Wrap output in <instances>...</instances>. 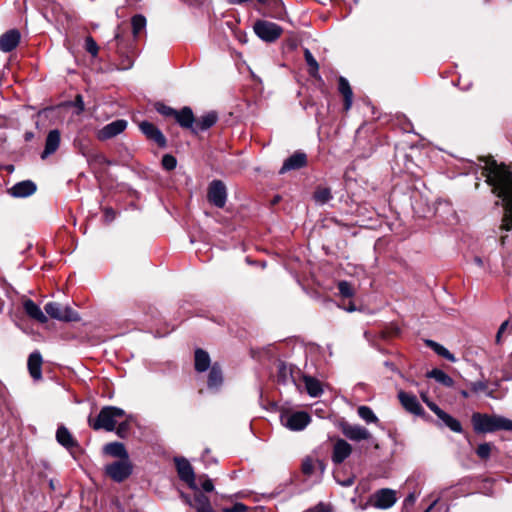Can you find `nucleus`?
Returning <instances> with one entry per match:
<instances>
[{
    "label": "nucleus",
    "instance_id": "1",
    "mask_svg": "<svg viewBox=\"0 0 512 512\" xmlns=\"http://www.w3.org/2000/svg\"><path fill=\"white\" fill-rule=\"evenodd\" d=\"M484 174L487 183L493 187V192L502 199L506 210L501 229H512V170L506 165H499L495 160L485 161Z\"/></svg>",
    "mask_w": 512,
    "mask_h": 512
},
{
    "label": "nucleus",
    "instance_id": "2",
    "mask_svg": "<svg viewBox=\"0 0 512 512\" xmlns=\"http://www.w3.org/2000/svg\"><path fill=\"white\" fill-rule=\"evenodd\" d=\"M125 416L126 413L123 409L115 406H105L100 410L96 418H89L88 421L94 430L114 431L118 420Z\"/></svg>",
    "mask_w": 512,
    "mask_h": 512
},
{
    "label": "nucleus",
    "instance_id": "3",
    "mask_svg": "<svg viewBox=\"0 0 512 512\" xmlns=\"http://www.w3.org/2000/svg\"><path fill=\"white\" fill-rule=\"evenodd\" d=\"M397 502L396 491L390 488H382L375 491L368 499L367 502L360 504V510H366L369 506L377 509H389Z\"/></svg>",
    "mask_w": 512,
    "mask_h": 512
},
{
    "label": "nucleus",
    "instance_id": "4",
    "mask_svg": "<svg viewBox=\"0 0 512 512\" xmlns=\"http://www.w3.org/2000/svg\"><path fill=\"white\" fill-rule=\"evenodd\" d=\"M281 424L291 431H302L311 422L310 415L305 411H284L280 415Z\"/></svg>",
    "mask_w": 512,
    "mask_h": 512
},
{
    "label": "nucleus",
    "instance_id": "5",
    "mask_svg": "<svg viewBox=\"0 0 512 512\" xmlns=\"http://www.w3.org/2000/svg\"><path fill=\"white\" fill-rule=\"evenodd\" d=\"M255 34L263 41L275 42L283 33L281 26L267 20H257L253 25Z\"/></svg>",
    "mask_w": 512,
    "mask_h": 512
},
{
    "label": "nucleus",
    "instance_id": "6",
    "mask_svg": "<svg viewBox=\"0 0 512 512\" xmlns=\"http://www.w3.org/2000/svg\"><path fill=\"white\" fill-rule=\"evenodd\" d=\"M46 314L58 321L76 322L80 320L79 314L69 306H63L58 302H49L45 305Z\"/></svg>",
    "mask_w": 512,
    "mask_h": 512
},
{
    "label": "nucleus",
    "instance_id": "7",
    "mask_svg": "<svg viewBox=\"0 0 512 512\" xmlns=\"http://www.w3.org/2000/svg\"><path fill=\"white\" fill-rule=\"evenodd\" d=\"M106 474L116 482H122L132 473V465L129 459L113 462L106 465Z\"/></svg>",
    "mask_w": 512,
    "mask_h": 512
},
{
    "label": "nucleus",
    "instance_id": "8",
    "mask_svg": "<svg viewBox=\"0 0 512 512\" xmlns=\"http://www.w3.org/2000/svg\"><path fill=\"white\" fill-rule=\"evenodd\" d=\"M207 198L211 204L218 208H223L227 200V190L225 184L220 180H213L208 187Z\"/></svg>",
    "mask_w": 512,
    "mask_h": 512
},
{
    "label": "nucleus",
    "instance_id": "9",
    "mask_svg": "<svg viewBox=\"0 0 512 512\" xmlns=\"http://www.w3.org/2000/svg\"><path fill=\"white\" fill-rule=\"evenodd\" d=\"M175 464L179 478L184 481L191 489L197 490L195 474L189 461L185 458H176Z\"/></svg>",
    "mask_w": 512,
    "mask_h": 512
},
{
    "label": "nucleus",
    "instance_id": "10",
    "mask_svg": "<svg viewBox=\"0 0 512 512\" xmlns=\"http://www.w3.org/2000/svg\"><path fill=\"white\" fill-rule=\"evenodd\" d=\"M343 435L351 441H362L371 438V433L363 426L344 422L341 424Z\"/></svg>",
    "mask_w": 512,
    "mask_h": 512
},
{
    "label": "nucleus",
    "instance_id": "11",
    "mask_svg": "<svg viewBox=\"0 0 512 512\" xmlns=\"http://www.w3.org/2000/svg\"><path fill=\"white\" fill-rule=\"evenodd\" d=\"M473 428L477 433L494 432L495 415L474 413L471 418Z\"/></svg>",
    "mask_w": 512,
    "mask_h": 512
},
{
    "label": "nucleus",
    "instance_id": "12",
    "mask_svg": "<svg viewBox=\"0 0 512 512\" xmlns=\"http://www.w3.org/2000/svg\"><path fill=\"white\" fill-rule=\"evenodd\" d=\"M127 127V121L123 119L115 120L107 125H105L103 128H101L97 132V138L101 141H105L108 139H111L113 137H116L117 135L121 134Z\"/></svg>",
    "mask_w": 512,
    "mask_h": 512
},
{
    "label": "nucleus",
    "instance_id": "13",
    "mask_svg": "<svg viewBox=\"0 0 512 512\" xmlns=\"http://www.w3.org/2000/svg\"><path fill=\"white\" fill-rule=\"evenodd\" d=\"M398 399L407 412L417 416H422L424 414V409L415 395L399 391Z\"/></svg>",
    "mask_w": 512,
    "mask_h": 512
},
{
    "label": "nucleus",
    "instance_id": "14",
    "mask_svg": "<svg viewBox=\"0 0 512 512\" xmlns=\"http://www.w3.org/2000/svg\"><path fill=\"white\" fill-rule=\"evenodd\" d=\"M139 128L148 139L154 141L159 147H166L165 136L153 123L143 121L140 123Z\"/></svg>",
    "mask_w": 512,
    "mask_h": 512
},
{
    "label": "nucleus",
    "instance_id": "15",
    "mask_svg": "<svg viewBox=\"0 0 512 512\" xmlns=\"http://www.w3.org/2000/svg\"><path fill=\"white\" fill-rule=\"evenodd\" d=\"M36 189V184L33 181L24 180L9 188L8 193L14 198H25L33 195L36 192Z\"/></svg>",
    "mask_w": 512,
    "mask_h": 512
},
{
    "label": "nucleus",
    "instance_id": "16",
    "mask_svg": "<svg viewBox=\"0 0 512 512\" xmlns=\"http://www.w3.org/2000/svg\"><path fill=\"white\" fill-rule=\"evenodd\" d=\"M352 453V446L343 439H338L333 446L332 461L340 464L346 460Z\"/></svg>",
    "mask_w": 512,
    "mask_h": 512
},
{
    "label": "nucleus",
    "instance_id": "17",
    "mask_svg": "<svg viewBox=\"0 0 512 512\" xmlns=\"http://www.w3.org/2000/svg\"><path fill=\"white\" fill-rule=\"evenodd\" d=\"M20 32L17 29H11L0 36V50L10 52L17 47L20 42Z\"/></svg>",
    "mask_w": 512,
    "mask_h": 512
},
{
    "label": "nucleus",
    "instance_id": "18",
    "mask_svg": "<svg viewBox=\"0 0 512 512\" xmlns=\"http://www.w3.org/2000/svg\"><path fill=\"white\" fill-rule=\"evenodd\" d=\"M60 140L61 137L59 130H51L46 137L45 148L41 154V158L45 159L51 154L55 153L59 148Z\"/></svg>",
    "mask_w": 512,
    "mask_h": 512
},
{
    "label": "nucleus",
    "instance_id": "19",
    "mask_svg": "<svg viewBox=\"0 0 512 512\" xmlns=\"http://www.w3.org/2000/svg\"><path fill=\"white\" fill-rule=\"evenodd\" d=\"M307 157L305 153L296 152L285 160L283 166L280 169V174H283L290 170L302 168L306 165Z\"/></svg>",
    "mask_w": 512,
    "mask_h": 512
},
{
    "label": "nucleus",
    "instance_id": "20",
    "mask_svg": "<svg viewBox=\"0 0 512 512\" xmlns=\"http://www.w3.org/2000/svg\"><path fill=\"white\" fill-rule=\"evenodd\" d=\"M57 442L72 452L73 449L78 448V442L74 439L72 434L65 426H59L56 431Z\"/></svg>",
    "mask_w": 512,
    "mask_h": 512
},
{
    "label": "nucleus",
    "instance_id": "21",
    "mask_svg": "<svg viewBox=\"0 0 512 512\" xmlns=\"http://www.w3.org/2000/svg\"><path fill=\"white\" fill-rule=\"evenodd\" d=\"M27 366L34 380L38 381L42 378V356L40 352L35 351L29 355Z\"/></svg>",
    "mask_w": 512,
    "mask_h": 512
},
{
    "label": "nucleus",
    "instance_id": "22",
    "mask_svg": "<svg viewBox=\"0 0 512 512\" xmlns=\"http://www.w3.org/2000/svg\"><path fill=\"white\" fill-rule=\"evenodd\" d=\"M174 119L181 127L191 129L193 132L195 118L191 108L183 107L181 110L176 111Z\"/></svg>",
    "mask_w": 512,
    "mask_h": 512
},
{
    "label": "nucleus",
    "instance_id": "23",
    "mask_svg": "<svg viewBox=\"0 0 512 512\" xmlns=\"http://www.w3.org/2000/svg\"><path fill=\"white\" fill-rule=\"evenodd\" d=\"M434 413L450 430L456 433L462 432L461 423L456 418L442 410L440 407H435Z\"/></svg>",
    "mask_w": 512,
    "mask_h": 512
},
{
    "label": "nucleus",
    "instance_id": "24",
    "mask_svg": "<svg viewBox=\"0 0 512 512\" xmlns=\"http://www.w3.org/2000/svg\"><path fill=\"white\" fill-rule=\"evenodd\" d=\"M223 383V373L220 365L218 363H214L210 367V371L208 374L207 385L210 390L217 391Z\"/></svg>",
    "mask_w": 512,
    "mask_h": 512
},
{
    "label": "nucleus",
    "instance_id": "25",
    "mask_svg": "<svg viewBox=\"0 0 512 512\" xmlns=\"http://www.w3.org/2000/svg\"><path fill=\"white\" fill-rule=\"evenodd\" d=\"M23 307L26 314L32 319L38 321L39 323H46L48 321V317L46 316V314H44L41 308L32 300H25L23 303Z\"/></svg>",
    "mask_w": 512,
    "mask_h": 512
},
{
    "label": "nucleus",
    "instance_id": "26",
    "mask_svg": "<svg viewBox=\"0 0 512 512\" xmlns=\"http://www.w3.org/2000/svg\"><path fill=\"white\" fill-rule=\"evenodd\" d=\"M217 121V114L215 112H209L205 115H202L198 119H195L193 133H198L199 131H205L212 127Z\"/></svg>",
    "mask_w": 512,
    "mask_h": 512
},
{
    "label": "nucleus",
    "instance_id": "27",
    "mask_svg": "<svg viewBox=\"0 0 512 512\" xmlns=\"http://www.w3.org/2000/svg\"><path fill=\"white\" fill-rule=\"evenodd\" d=\"M194 365L197 372H205L211 366L209 354L203 349H196L194 355Z\"/></svg>",
    "mask_w": 512,
    "mask_h": 512
},
{
    "label": "nucleus",
    "instance_id": "28",
    "mask_svg": "<svg viewBox=\"0 0 512 512\" xmlns=\"http://www.w3.org/2000/svg\"><path fill=\"white\" fill-rule=\"evenodd\" d=\"M338 89H339V92L344 97V109L346 111H348L352 106L353 92H352V89L350 87L348 80L345 77H342V76L339 77Z\"/></svg>",
    "mask_w": 512,
    "mask_h": 512
},
{
    "label": "nucleus",
    "instance_id": "29",
    "mask_svg": "<svg viewBox=\"0 0 512 512\" xmlns=\"http://www.w3.org/2000/svg\"><path fill=\"white\" fill-rule=\"evenodd\" d=\"M268 12L266 15L281 20L284 18L285 7L281 0H267Z\"/></svg>",
    "mask_w": 512,
    "mask_h": 512
},
{
    "label": "nucleus",
    "instance_id": "30",
    "mask_svg": "<svg viewBox=\"0 0 512 512\" xmlns=\"http://www.w3.org/2000/svg\"><path fill=\"white\" fill-rule=\"evenodd\" d=\"M104 451L105 453L113 457H118L121 460L129 459L125 446L120 442L108 443L107 445H105Z\"/></svg>",
    "mask_w": 512,
    "mask_h": 512
},
{
    "label": "nucleus",
    "instance_id": "31",
    "mask_svg": "<svg viewBox=\"0 0 512 512\" xmlns=\"http://www.w3.org/2000/svg\"><path fill=\"white\" fill-rule=\"evenodd\" d=\"M307 393L311 397H318L322 394L323 389L321 382L311 376H303Z\"/></svg>",
    "mask_w": 512,
    "mask_h": 512
},
{
    "label": "nucleus",
    "instance_id": "32",
    "mask_svg": "<svg viewBox=\"0 0 512 512\" xmlns=\"http://www.w3.org/2000/svg\"><path fill=\"white\" fill-rule=\"evenodd\" d=\"M197 512H213L210 500L202 493L195 495L193 502L190 503Z\"/></svg>",
    "mask_w": 512,
    "mask_h": 512
},
{
    "label": "nucleus",
    "instance_id": "33",
    "mask_svg": "<svg viewBox=\"0 0 512 512\" xmlns=\"http://www.w3.org/2000/svg\"><path fill=\"white\" fill-rule=\"evenodd\" d=\"M426 344L436 354H438L439 356H442L446 360H448L450 362H455L456 361L455 356L448 349H446L443 345H441V344H439V343H437V342H435L433 340H426Z\"/></svg>",
    "mask_w": 512,
    "mask_h": 512
},
{
    "label": "nucleus",
    "instance_id": "34",
    "mask_svg": "<svg viewBox=\"0 0 512 512\" xmlns=\"http://www.w3.org/2000/svg\"><path fill=\"white\" fill-rule=\"evenodd\" d=\"M278 381L283 384H287L291 381L295 384L292 368L283 362L278 366Z\"/></svg>",
    "mask_w": 512,
    "mask_h": 512
},
{
    "label": "nucleus",
    "instance_id": "35",
    "mask_svg": "<svg viewBox=\"0 0 512 512\" xmlns=\"http://www.w3.org/2000/svg\"><path fill=\"white\" fill-rule=\"evenodd\" d=\"M428 377L435 379L437 382L446 387H451L454 383L453 379L440 369H433L427 374Z\"/></svg>",
    "mask_w": 512,
    "mask_h": 512
},
{
    "label": "nucleus",
    "instance_id": "36",
    "mask_svg": "<svg viewBox=\"0 0 512 512\" xmlns=\"http://www.w3.org/2000/svg\"><path fill=\"white\" fill-rule=\"evenodd\" d=\"M305 60L307 65L309 66V74L314 78H320L319 76V64L316 59L313 57L312 53L306 49L304 52Z\"/></svg>",
    "mask_w": 512,
    "mask_h": 512
},
{
    "label": "nucleus",
    "instance_id": "37",
    "mask_svg": "<svg viewBox=\"0 0 512 512\" xmlns=\"http://www.w3.org/2000/svg\"><path fill=\"white\" fill-rule=\"evenodd\" d=\"M470 388H471L472 392H474V393L483 392L486 394L487 397H490V398L494 397V390L488 389L487 381L479 380V381L472 382L470 384Z\"/></svg>",
    "mask_w": 512,
    "mask_h": 512
},
{
    "label": "nucleus",
    "instance_id": "38",
    "mask_svg": "<svg viewBox=\"0 0 512 512\" xmlns=\"http://www.w3.org/2000/svg\"><path fill=\"white\" fill-rule=\"evenodd\" d=\"M332 198L331 190L327 187H318L314 192V200L319 204H325Z\"/></svg>",
    "mask_w": 512,
    "mask_h": 512
},
{
    "label": "nucleus",
    "instance_id": "39",
    "mask_svg": "<svg viewBox=\"0 0 512 512\" xmlns=\"http://www.w3.org/2000/svg\"><path fill=\"white\" fill-rule=\"evenodd\" d=\"M358 415L361 419H363L367 423H376L378 422V418L372 409L368 406H360L358 407Z\"/></svg>",
    "mask_w": 512,
    "mask_h": 512
},
{
    "label": "nucleus",
    "instance_id": "40",
    "mask_svg": "<svg viewBox=\"0 0 512 512\" xmlns=\"http://www.w3.org/2000/svg\"><path fill=\"white\" fill-rule=\"evenodd\" d=\"M316 466H318L321 470L324 469L323 463L319 460L314 461L311 458H306L302 463V471L305 475H311Z\"/></svg>",
    "mask_w": 512,
    "mask_h": 512
},
{
    "label": "nucleus",
    "instance_id": "41",
    "mask_svg": "<svg viewBox=\"0 0 512 512\" xmlns=\"http://www.w3.org/2000/svg\"><path fill=\"white\" fill-rule=\"evenodd\" d=\"M498 430L512 431V420L495 415L494 432Z\"/></svg>",
    "mask_w": 512,
    "mask_h": 512
},
{
    "label": "nucleus",
    "instance_id": "42",
    "mask_svg": "<svg viewBox=\"0 0 512 512\" xmlns=\"http://www.w3.org/2000/svg\"><path fill=\"white\" fill-rule=\"evenodd\" d=\"M133 34L137 36L146 26V19L142 15H135L131 21Z\"/></svg>",
    "mask_w": 512,
    "mask_h": 512
},
{
    "label": "nucleus",
    "instance_id": "43",
    "mask_svg": "<svg viewBox=\"0 0 512 512\" xmlns=\"http://www.w3.org/2000/svg\"><path fill=\"white\" fill-rule=\"evenodd\" d=\"M155 109L158 113H160L161 115L165 116V117H172L174 118L175 114H176V111L174 108L170 107V106H167L163 103H156L155 104Z\"/></svg>",
    "mask_w": 512,
    "mask_h": 512
},
{
    "label": "nucleus",
    "instance_id": "44",
    "mask_svg": "<svg viewBox=\"0 0 512 512\" xmlns=\"http://www.w3.org/2000/svg\"><path fill=\"white\" fill-rule=\"evenodd\" d=\"M338 290L343 297L350 298L354 295V289L347 281H340L338 283Z\"/></svg>",
    "mask_w": 512,
    "mask_h": 512
},
{
    "label": "nucleus",
    "instance_id": "45",
    "mask_svg": "<svg viewBox=\"0 0 512 512\" xmlns=\"http://www.w3.org/2000/svg\"><path fill=\"white\" fill-rule=\"evenodd\" d=\"M85 49L93 57H96L98 55L99 47L96 41L91 36H88L85 39Z\"/></svg>",
    "mask_w": 512,
    "mask_h": 512
},
{
    "label": "nucleus",
    "instance_id": "46",
    "mask_svg": "<svg viewBox=\"0 0 512 512\" xmlns=\"http://www.w3.org/2000/svg\"><path fill=\"white\" fill-rule=\"evenodd\" d=\"M177 160L173 155L165 154L162 158V166L164 169L171 171L176 168Z\"/></svg>",
    "mask_w": 512,
    "mask_h": 512
},
{
    "label": "nucleus",
    "instance_id": "47",
    "mask_svg": "<svg viewBox=\"0 0 512 512\" xmlns=\"http://www.w3.org/2000/svg\"><path fill=\"white\" fill-rule=\"evenodd\" d=\"M129 428H130L129 421L124 420V421L118 422L116 425V428H115L117 436L120 438H125L128 434Z\"/></svg>",
    "mask_w": 512,
    "mask_h": 512
},
{
    "label": "nucleus",
    "instance_id": "48",
    "mask_svg": "<svg viewBox=\"0 0 512 512\" xmlns=\"http://www.w3.org/2000/svg\"><path fill=\"white\" fill-rule=\"evenodd\" d=\"M476 453L481 459H487L491 453V445L489 443L480 444L477 447Z\"/></svg>",
    "mask_w": 512,
    "mask_h": 512
},
{
    "label": "nucleus",
    "instance_id": "49",
    "mask_svg": "<svg viewBox=\"0 0 512 512\" xmlns=\"http://www.w3.org/2000/svg\"><path fill=\"white\" fill-rule=\"evenodd\" d=\"M247 507L242 503H235L231 507L223 509L224 512H245Z\"/></svg>",
    "mask_w": 512,
    "mask_h": 512
},
{
    "label": "nucleus",
    "instance_id": "50",
    "mask_svg": "<svg viewBox=\"0 0 512 512\" xmlns=\"http://www.w3.org/2000/svg\"><path fill=\"white\" fill-rule=\"evenodd\" d=\"M306 512H332V511H331V507L329 505H326L324 503H319L313 509H310Z\"/></svg>",
    "mask_w": 512,
    "mask_h": 512
},
{
    "label": "nucleus",
    "instance_id": "51",
    "mask_svg": "<svg viewBox=\"0 0 512 512\" xmlns=\"http://www.w3.org/2000/svg\"><path fill=\"white\" fill-rule=\"evenodd\" d=\"M420 396H421L422 401L428 406V408L432 412H434L435 407H439L437 404H435L434 402L430 401V399L428 398L427 393L422 392L420 394Z\"/></svg>",
    "mask_w": 512,
    "mask_h": 512
},
{
    "label": "nucleus",
    "instance_id": "52",
    "mask_svg": "<svg viewBox=\"0 0 512 512\" xmlns=\"http://www.w3.org/2000/svg\"><path fill=\"white\" fill-rule=\"evenodd\" d=\"M73 105L78 108L77 114H80L81 112H83L84 111L83 97L81 95H77L73 102Z\"/></svg>",
    "mask_w": 512,
    "mask_h": 512
},
{
    "label": "nucleus",
    "instance_id": "53",
    "mask_svg": "<svg viewBox=\"0 0 512 512\" xmlns=\"http://www.w3.org/2000/svg\"><path fill=\"white\" fill-rule=\"evenodd\" d=\"M201 486L205 492H212L214 490V485L211 479L205 478L201 483Z\"/></svg>",
    "mask_w": 512,
    "mask_h": 512
},
{
    "label": "nucleus",
    "instance_id": "54",
    "mask_svg": "<svg viewBox=\"0 0 512 512\" xmlns=\"http://www.w3.org/2000/svg\"><path fill=\"white\" fill-rule=\"evenodd\" d=\"M416 495L414 493H410L407 495V497L404 499V506H413L416 502Z\"/></svg>",
    "mask_w": 512,
    "mask_h": 512
},
{
    "label": "nucleus",
    "instance_id": "55",
    "mask_svg": "<svg viewBox=\"0 0 512 512\" xmlns=\"http://www.w3.org/2000/svg\"><path fill=\"white\" fill-rule=\"evenodd\" d=\"M335 479L337 480V482L341 485V486H344V487H349L351 485H353L354 483V477H348L346 478L345 480L341 481L337 478V475L335 474Z\"/></svg>",
    "mask_w": 512,
    "mask_h": 512
},
{
    "label": "nucleus",
    "instance_id": "56",
    "mask_svg": "<svg viewBox=\"0 0 512 512\" xmlns=\"http://www.w3.org/2000/svg\"><path fill=\"white\" fill-rule=\"evenodd\" d=\"M105 219L107 221H112L115 218V213L112 209L106 208L104 211Z\"/></svg>",
    "mask_w": 512,
    "mask_h": 512
},
{
    "label": "nucleus",
    "instance_id": "57",
    "mask_svg": "<svg viewBox=\"0 0 512 512\" xmlns=\"http://www.w3.org/2000/svg\"><path fill=\"white\" fill-rule=\"evenodd\" d=\"M95 160L98 161V163L100 164H111V162L104 155L101 154L97 155L95 157Z\"/></svg>",
    "mask_w": 512,
    "mask_h": 512
},
{
    "label": "nucleus",
    "instance_id": "58",
    "mask_svg": "<svg viewBox=\"0 0 512 512\" xmlns=\"http://www.w3.org/2000/svg\"><path fill=\"white\" fill-rule=\"evenodd\" d=\"M508 326H509V320H506V321H504V322L500 325V327H499V329H498V330L500 331V333H504Z\"/></svg>",
    "mask_w": 512,
    "mask_h": 512
},
{
    "label": "nucleus",
    "instance_id": "59",
    "mask_svg": "<svg viewBox=\"0 0 512 512\" xmlns=\"http://www.w3.org/2000/svg\"><path fill=\"white\" fill-rule=\"evenodd\" d=\"M249 0H228L229 4L237 5V4H243L248 2Z\"/></svg>",
    "mask_w": 512,
    "mask_h": 512
},
{
    "label": "nucleus",
    "instance_id": "60",
    "mask_svg": "<svg viewBox=\"0 0 512 512\" xmlns=\"http://www.w3.org/2000/svg\"><path fill=\"white\" fill-rule=\"evenodd\" d=\"M502 334L503 333H500V331L498 330L497 334H496V343L497 344H500L501 343V337H502Z\"/></svg>",
    "mask_w": 512,
    "mask_h": 512
},
{
    "label": "nucleus",
    "instance_id": "61",
    "mask_svg": "<svg viewBox=\"0 0 512 512\" xmlns=\"http://www.w3.org/2000/svg\"><path fill=\"white\" fill-rule=\"evenodd\" d=\"M474 261H475V263H476L477 265H479V266H482V265H483V261H482V259H481L480 257H475V258H474Z\"/></svg>",
    "mask_w": 512,
    "mask_h": 512
},
{
    "label": "nucleus",
    "instance_id": "62",
    "mask_svg": "<svg viewBox=\"0 0 512 512\" xmlns=\"http://www.w3.org/2000/svg\"><path fill=\"white\" fill-rule=\"evenodd\" d=\"M355 310H356V308L353 304H350L349 307L347 308V311H349V312H353Z\"/></svg>",
    "mask_w": 512,
    "mask_h": 512
},
{
    "label": "nucleus",
    "instance_id": "63",
    "mask_svg": "<svg viewBox=\"0 0 512 512\" xmlns=\"http://www.w3.org/2000/svg\"><path fill=\"white\" fill-rule=\"evenodd\" d=\"M435 504H436V501H434V502H433V503H432V504L427 508V510H425L424 512H430V511H431V509L435 506Z\"/></svg>",
    "mask_w": 512,
    "mask_h": 512
},
{
    "label": "nucleus",
    "instance_id": "64",
    "mask_svg": "<svg viewBox=\"0 0 512 512\" xmlns=\"http://www.w3.org/2000/svg\"><path fill=\"white\" fill-rule=\"evenodd\" d=\"M461 395L464 397V398H467L469 396L468 392L465 391V390H462L461 391Z\"/></svg>",
    "mask_w": 512,
    "mask_h": 512
}]
</instances>
